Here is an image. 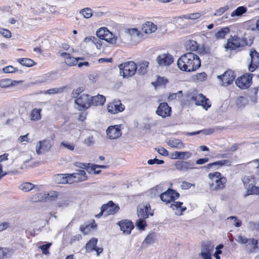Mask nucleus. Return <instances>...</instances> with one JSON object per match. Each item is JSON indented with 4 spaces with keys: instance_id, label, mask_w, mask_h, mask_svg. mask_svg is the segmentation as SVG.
Masks as SVG:
<instances>
[{
    "instance_id": "nucleus-1",
    "label": "nucleus",
    "mask_w": 259,
    "mask_h": 259,
    "mask_svg": "<svg viewBox=\"0 0 259 259\" xmlns=\"http://www.w3.org/2000/svg\"><path fill=\"white\" fill-rule=\"evenodd\" d=\"M179 68L184 71H195L201 66L198 56L193 53H187L181 56L177 61Z\"/></svg>"
},
{
    "instance_id": "nucleus-2",
    "label": "nucleus",
    "mask_w": 259,
    "mask_h": 259,
    "mask_svg": "<svg viewBox=\"0 0 259 259\" xmlns=\"http://www.w3.org/2000/svg\"><path fill=\"white\" fill-rule=\"evenodd\" d=\"M208 177L210 180L208 185L210 191L218 192L225 188L227 179L221 173L219 172L209 173Z\"/></svg>"
},
{
    "instance_id": "nucleus-3",
    "label": "nucleus",
    "mask_w": 259,
    "mask_h": 259,
    "mask_svg": "<svg viewBox=\"0 0 259 259\" xmlns=\"http://www.w3.org/2000/svg\"><path fill=\"white\" fill-rule=\"evenodd\" d=\"M120 74L124 78H128L135 74L138 67L133 61H130L119 65Z\"/></svg>"
},
{
    "instance_id": "nucleus-4",
    "label": "nucleus",
    "mask_w": 259,
    "mask_h": 259,
    "mask_svg": "<svg viewBox=\"0 0 259 259\" xmlns=\"http://www.w3.org/2000/svg\"><path fill=\"white\" fill-rule=\"evenodd\" d=\"M59 196V193L55 191L40 192L35 195L33 200L35 202L44 201L46 202L54 201Z\"/></svg>"
},
{
    "instance_id": "nucleus-5",
    "label": "nucleus",
    "mask_w": 259,
    "mask_h": 259,
    "mask_svg": "<svg viewBox=\"0 0 259 259\" xmlns=\"http://www.w3.org/2000/svg\"><path fill=\"white\" fill-rule=\"evenodd\" d=\"M75 103L78 105L79 110H85L91 105L90 96L87 94H81L75 100Z\"/></svg>"
},
{
    "instance_id": "nucleus-6",
    "label": "nucleus",
    "mask_w": 259,
    "mask_h": 259,
    "mask_svg": "<svg viewBox=\"0 0 259 259\" xmlns=\"http://www.w3.org/2000/svg\"><path fill=\"white\" fill-rule=\"evenodd\" d=\"M214 244L212 241H206L202 243L201 255L203 259H211V254L213 251Z\"/></svg>"
},
{
    "instance_id": "nucleus-7",
    "label": "nucleus",
    "mask_w": 259,
    "mask_h": 259,
    "mask_svg": "<svg viewBox=\"0 0 259 259\" xmlns=\"http://www.w3.org/2000/svg\"><path fill=\"white\" fill-rule=\"evenodd\" d=\"M87 179L85 171L83 169H79L75 173L69 174V184L83 182Z\"/></svg>"
},
{
    "instance_id": "nucleus-8",
    "label": "nucleus",
    "mask_w": 259,
    "mask_h": 259,
    "mask_svg": "<svg viewBox=\"0 0 259 259\" xmlns=\"http://www.w3.org/2000/svg\"><path fill=\"white\" fill-rule=\"evenodd\" d=\"M106 133L107 137L109 139L115 140L119 138L122 135L120 125H114L109 126L106 130Z\"/></svg>"
},
{
    "instance_id": "nucleus-9",
    "label": "nucleus",
    "mask_w": 259,
    "mask_h": 259,
    "mask_svg": "<svg viewBox=\"0 0 259 259\" xmlns=\"http://www.w3.org/2000/svg\"><path fill=\"white\" fill-rule=\"evenodd\" d=\"M179 196V193L174 190L168 189L166 192L160 195V199L162 201L167 203L178 198Z\"/></svg>"
},
{
    "instance_id": "nucleus-10",
    "label": "nucleus",
    "mask_w": 259,
    "mask_h": 259,
    "mask_svg": "<svg viewBox=\"0 0 259 259\" xmlns=\"http://www.w3.org/2000/svg\"><path fill=\"white\" fill-rule=\"evenodd\" d=\"M119 209L112 201H110L107 204H104L101 208V213H104L105 216H107L115 213Z\"/></svg>"
},
{
    "instance_id": "nucleus-11",
    "label": "nucleus",
    "mask_w": 259,
    "mask_h": 259,
    "mask_svg": "<svg viewBox=\"0 0 259 259\" xmlns=\"http://www.w3.org/2000/svg\"><path fill=\"white\" fill-rule=\"evenodd\" d=\"M252 77L249 74H244L236 80V84L240 89H245L250 87Z\"/></svg>"
},
{
    "instance_id": "nucleus-12",
    "label": "nucleus",
    "mask_w": 259,
    "mask_h": 259,
    "mask_svg": "<svg viewBox=\"0 0 259 259\" xmlns=\"http://www.w3.org/2000/svg\"><path fill=\"white\" fill-rule=\"evenodd\" d=\"M244 41L241 38L235 36L228 39L226 48L231 50H235L244 46Z\"/></svg>"
},
{
    "instance_id": "nucleus-13",
    "label": "nucleus",
    "mask_w": 259,
    "mask_h": 259,
    "mask_svg": "<svg viewBox=\"0 0 259 259\" xmlns=\"http://www.w3.org/2000/svg\"><path fill=\"white\" fill-rule=\"evenodd\" d=\"M192 100L195 102L196 105L202 106L204 109L207 110L211 106L208 102V99H206L202 94H199L195 95L192 97Z\"/></svg>"
},
{
    "instance_id": "nucleus-14",
    "label": "nucleus",
    "mask_w": 259,
    "mask_h": 259,
    "mask_svg": "<svg viewBox=\"0 0 259 259\" xmlns=\"http://www.w3.org/2000/svg\"><path fill=\"white\" fill-rule=\"evenodd\" d=\"M150 211L151 207L149 204L139 205L137 208V215L139 218L147 219L149 215H153Z\"/></svg>"
},
{
    "instance_id": "nucleus-15",
    "label": "nucleus",
    "mask_w": 259,
    "mask_h": 259,
    "mask_svg": "<svg viewBox=\"0 0 259 259\" xmlns=\"http://www.w3.org/2000/svg\"><path fill=\"white\" fill-rule=\"evenodd\" d=\"M249 55L251 58L250 64L249 66V70L254 71L256 68L259 67V53L255 50H251Z\"/></svg>"
},
{
    "instance_id": "nucleus-16",
    "label": "nucleus",
    "mask_w": 259,
    "mask_h": 259,
    "mask_svg": "<svg viewBox=\"0 0 259 259\" xmlns=\"http://www.w3.org/2000/svg\"><path fill=\"white\" fill-rule=\"evenodd\" d=\"M222 81L223 85H227L233 82L235 79L234 72L231 70L226 71L223 74L218 76Z\"/></svg>"
},
{
    "instance_id": "nucleus-17",
    "label": "nucleus",
    "mask_w": 259,
    "mask_h": 259,
    "mask_svg": "<svg viewBox=\"0 0 259 259\" xmlns=\"http://www.w3.org/2000/svg\"><path fill=\"white\" fill-rule=\"evenodd\" d=\"M51 148L50 142L49 140L40 141L36 145V153L37 155H40L42 153L48 152Z\"/></svg>"
},
{
    "instance_id": "nucleus-18",
    "label": "nucleus",
    "mask_w": 259,
    "mask_h": 259,
    "mask_svg": "<svg viewBox=\"0 0 259 259\" xmlns=\"http://www.w3.org/2000/svg\"><path fill=\"white\" fill-rule=\"evenodd\" d=\"M124 109V106L120 101H114L109 103L107 106L108 111L111 114H117Z\"/></svg>"
},
{
    "instance_id": "nucleus-19",
    "label": "nucleus",
    "mask_w": 259,
    "mask_h": 259,
    "mask_svg": "<svg viewBox=\"0 0 259 259\" xmlns=\"http://www.w3.org/2000/svg\"><path fill=\"white\" fill-rule=\"evenodd\" d=\"M156 61L160 66H168L173 62L174 59L169 54H162L157 57Z\"/></svg>"
},
{
    "instance_id": "nucleus-20",
    "label": "nucleus",
    "mask_w": 259,
    "mask_h": 259,
    "mask_svg": "<svg viewBox=\"0 0 259 259\" xmlns=\"http://www.w3.org/2000/svg\"><path fill=\"white\" fill-rule=\"evenodd\" d=\"M60 55L64 59V62L68 66H73L77 64L78 60H82V58H74L66 52H59Z\"/></svg>"
},
{
    "instance_id": "nucleus-21",
    "label": "nucleus",
    "mask_w": 259,
    "mask_h": 259,
    "mask_svg": "<svg viewBox=\"0 0 259 259\" xmlns=\"http://www.w3.org/2000/svg\"><path fill=\"white\" fill-rule=\"evenodd\" d=\"M171 108L166 103H161L156 110V113L163 118L170 116Z\"/></svg>"
},
{
    "instance_id": "nucleus-22",
    "label": "nucleus",
    "mask_w": 259,
    "mask_h": 259,
    "mask_svg": "<svg viewBox=\"0 0 259 259\" xmlns=\"http://www.w3.org/2000/svg\"><path fill=\"white\" fill-rule=\"evenodd\" d=\"M193 165V162L186 161H178L174 164L175 168L179 171H186L192 169Z\"/></svg>"
},
{
    "instance_id": "nucleus-23",
    "label": "nucleus",
    "mask_w": 259,
    "mask_h": 259,
    "mask_svg": "<svg viewBox=\"0 0 259 259\" xmlns=\"http://www.w3.org/2000/svg\"><path fill=\"white\" fill-rule=\"evenodd\" d=\"M258 241L257 240L251 238L249 239L246 243L245 249L249 253H256L258 251V247L257 245Z\"/></svg>"
},
{
    "instance_id": "nucleus-24",
    "label": "nucleus",
    "mask_w": 259,
    "mask_h": 259,
    "mask_svg": "<svg viewBox=\"0 0 259 259\" xmlns=\"http://www.w3.org/2000/svg\"><path fill=\"white\" fill-rule=\"evenodd\" d=\"M183 204L182 202L179 201H174L171 204L170 208L176 215H181L183 214V212L186 210V207L183 206Z\"/></svg>"
},
{
    "instance_id": "nucleus-25",
    "label": "nucleus",
    "mask_w": 259,
    "mask_h": 259,
    "mask_svg": "<svg viewBox=\"0 0 259 259\" xmlns=\"http://www.w3.org/2000/svg\"><path fill=\"white\" fill-rule=\"evenodd\" d=\"M166 143L170 147L178 149H182L184 147L182 141L178 139L172 138L166 141Z\"/></svg>"
},
{
    "instance_id": "nucleus-26",
    "label": "nucleus",
    "mask_w": 259,
    "mask_h": 259,
    "mask_svg": "<svg viewBox=\"0 0 259 259\" xmlns=\"http://www.w3.org/2000/svg\"><path fill=\"white\" fill-rule=\"evenodd\" d=\"M53 180L57 184H69V174L56 175Z\"/></svg>"
},
{
    "instance_id": "nucleus-27",
    "label": "nucleus",
    "mask_w": 259,
    "mask_h": 259,
    "mask_svg": "<svg viewBox=\"0 0 259 259\" xmlns=\"http://www.w3.org/2000/svg\"><path fill=\"white\" fill-rule=\"evenodd\" d=\"M22 82V81L13 80L8 78L2 79L0 80V88L6 89L10 87L15 86Z\"/></svg>"
},
{
    "instance_id": "nucleus-28",
    "label": "nucleus",
    "mask_w": 259,
    "mask_h": 259,
    "mask_svg": "<svg viewBox=\"0 0 259 259\" xmlns=\"http://www.w3.org/2000/svg\"><path fill=\"white\" fill-rule=\"evenodd\" d=\"M242 181L244 184L245 188H248L252 185H255L256 180L255 178L250 175H247L243 176L242 178Z\"/></svg>"
},
{
    "instance_id": "nucleus-29",
    "label": "nucleus",
    "mask_w": 259,
    "mask_h": 259,
    "mask_svg": "<svg viewBox=\"0 0 259 259\" xmlns=\"http://www.w3.org/2000/svg\"><path fill=\"white\" fill-rule=\"evenodd\" d=\"M119 225L121 230L126 234H130L131 230L134 227L132 223L127 221L119 222Z\"/></svg>"
},
{
    "instance_id": "nucleus-30",
    "label": "nucleus",
    "mask_w": 259,
    "mask_h": 259,
    "mask_svg": "<svg viewBox=\"0 0 259 259\" xmlns=\"http://www.w3.org/2000/svg\"><path fill=\"white\" fill-rule=\"evenodd\" d=\"M156 30V25L151 22H147L142 26V30L147 34L154 32Z\"/></svg>"
},
{
    "instance_id": "nucleus-31",
    "label": "nucleus",
    "mask_w": 259,
    "mask_h": 259,
    "mask_svg": "<svg viewBox=\"0 0 259 259\" xmlns=\"http://www.w3.org/2000/svg\"><path fill=\"white\" fill-rule=\"evenodd\" d=\"M91 105L98 106L103 105L105 102L106 99L103 95H98L91 98Z\"/></svg>"
},
{
    "instance_id": "nucleus-32",
    "label": "nucleus",
    "mask_w": 259,
    "mask_h": 259,
    "mask_svg": "<svg viewBox=\"0 0 259 259\" xmlns=\"http://www.w3.org/2000/svg\"><path fill=\"white\" fill-rule=\"evenodd\" d=\"M41 109L34 108L30 112V118L31 121H37L41 119Z\"/></svg>"
},
{
    "instance_id": "nucleus-33",
    "label": "nucleus",
    "mask_w": 259,
    "mask_h": 259,
    "mask_svg": "<svg viewBox=\"0 0 259 259\" xmlns=\"http://www.w3.org/2000/svg\"><path fill=\"white\" fill-rule=\"evenodd\" d=\"M98 242V239L96 238H92L86 244L85 249L87 252H91L94 250L96 247V245Z\"/></svg>"
},
{
    "instance_id": "nucleus-34",
    "label": "nucleus",
    "mask_w": 259,
    "mask_h": 259,
    "mask_svg": "<svg viewBox=\"0 0 259 259\" xmlns=\"http://www.w3.org/2000/svg\"><path fill=\"white\" fill-rule=\"evenodd\" d=\"M231 164V161L229 160H221L214 162L209 163L207 165V167L209 168L212 166H218L221 167L222 166L226 165L229 166Z\"/></svg>"
},
{
    "instance_id": "nucleus-35",
    "label": "nucleus",
    "mask_w": 259,
    "mask_h": 259,
    "mask_svg": "<svg viewBox=\"0 0 259 259\" xmlns=\"http://www.w3.org/2000/svg\"><path fill=\"white\" fill-rule=\"evenodd\" d=\"M149 63L147 61H143L138 65V72L139 74L144 75L147 72Z\"/></svg>"
},
{
    "instance_id": "nucleus-36",
    "label": "nucleus",
    "mask_w": 259,
    "mask_h": 259,
    "mask_svg": "<svg viewBox=\"0 0 259 259\" xmlns=\"http://www.w3.org/2000/svg\"><path fill=\"white\" fill-rule=\"evenodd\" d=\"M247 11L245 7L240 6L238 7L236 10L233 11L231 14V17H234L235 16L240 17L245 13Z\"/></svg>"
},
{
    "instance_id": "nucleus-37",
    "label": "nucleus",
    "mask_w": 259,
    "mask_h": 259,
    "mask_svg": "<svg viewBox=\"0 0 259 259\" xmlns=\"http://www.w3.org/2000/svg\"><path fill=\"white\" fill-rule=\"evenodd\" d=\"M103 40H106L110 44H115L117 41V37L115 36L110 31L106 34V36L104 37Z\"/></svg>"
},
{
    "instance_id": "nucleus-38",
    "label": "nucleus",
    "mask_w": 259,
    "mask_h": 259,
    "mask_svg": "<svg viewBox=\"0 0 259 259\" xmlns=\"http://www.w3.org/2000/svg\"><path fill=\"white\" fill-rule=\"evenodd\" d=\"M64 89L65 87L54 88L48 90L47 91L44 92L43 93L46 95H54L57 94H60L64 92ZM41 93H42V92H41Z\"/></svg>"
},
{
    "instance_id": "nucleus-39",
    "label": "nucleus",
    "mask_w": 259,
    "mask_h": 259,
    "mask_svg": "<svg viewBox=\"0 0 259 259\" xmlns=\"http://www.w3.org/2000/svg\"><path fill=\"white\" fill-rule=\"evenodd\" d=\"M187 50L195 51L198 49V44L194 40H189L186 45Z\"/></svg>"
},
{
    "instance_id": "nucleus-40",
    "label": "nucleus",
    "mask_w": 259,
    "mask_h": 259,
    "mask_svg": "<svg viewBox=\"0 0 259 259\" xmlns=\"http://www.w3.org/2000/svg\"><path fill=\"white\" fill-rule=\"evenodd\" d=\"M255 185H252L246 189V195H258L259 194V187H256Z\"/></svg>"
},
{
    "instance_id": "nucleus-41",
    "label": "nucleus",
    "mask_w": 259,
    "mask_h": 259,
    "mask_svg": "<svg viewBox=\"0 0 259 259\" xmlns=\"http://www.w3.org/2000/svg\"><path fill=\"white\" fill-rule=\"evenodd\" d=\"M96 227L97 225L95 223V222L94 221V222L91 224L88 225L85 227H81L80 228V230L84 234H87L90 231L96 228Z\"/></svg>"
},
{
    "instance_id": "nucleus-42",
    "label": "nucleus",
    "mask_w": 259,
    "mask_h": 259,
    "mask_svg": "<svg viewBox=\"0 0 259 259\" xmlns=\"http://www.w3.org/2000/svg\"><path fill=\"white\" fill-rule=\"evenodd\" d=\"M229 31L230 30L228 27L222 28L215 34V37L217 39L223 38L229 32Z\"/></svg>"
},
{
    "instance_id": "nucleus-43",
    "label": "nucleus",
    "mask_w": 259,
    "mask_h": 259,
    "mask_svg": "<svg viewBox=\"0 0 259 259\" xmlns=\"http://www.w3.org/2000/svg\"><path fill=\"white\" fill-rule=\"evenodd\" d=\"M18 62L22 65L26 67H31L34 65V62L28 58H22L18 60Z\"/></svg>"
},
{
    "instance_id": "nucleus-44",
    "label": "nucleus",
    "mask_w": 259,
    "mask_h": 259,
    "mask_svg": "<svg viewBox=\"0 0 259 259\" xmlns=\"http://www.w3.org/2000/svg\"><path fill=\"white\" fill-rule=\"evenodd\" d=\"M79 13L83 15L84 18L87 19L91 18L93 15L92 10L89 8L82 9L80 11Z\"/></svg>"
},
{
    "instance_id": "nucleus-45",
    "label": "nucleus",
    "mask_w": 259,
    "mask_h": 259,
    "mask_svg": "<svg viewBox=\"0 0 259 259\" xmlns=\"http://www.w3.org/2000/svg\"><path fill=\"white\" fill-rule=\"evenodd\" d=\"M109 30L106 27H102L96 32V35L100 39H103Z\"/></svg>"
},
{
    "instance_id": "nucleus-46",
    "label": "nucleus",
    "mask_w": 259,
    "mask_h": 259,
    "mask_svg": "<svg viewBox=\"0 0 259 259\" xmlns=\"http://www.w3.org/2000/svg\"><path fill=\"white\" fill-rule=\"evenodd\" d=\"M33 187V184L30 183H25L20 186V189L25 192L30 191Z\"/></svg>"
},
{
    "instance_id": "nucleus-47",
    "label": "nucleus",
    "mask_w": 259,
    "mask_h": 259,
    "mask_svg": "<svg viewBox=\"0 0 259 259\" xmlns=\"http://www.w3.org/2000/svg\"><path fill=\"white\" fill-rule=\"evenodd\" d=\"M126 32L132 37H138L140 32L137 28H130L127 29Z\"/></svg>"
},
{
    "instance_id": "nucleus-48",
    "label": "nucleus",
    "mask_w": 259,
    "mask_h": 259,
    "mask_svg": "<svg viewBox=\"0 0 259 259\" xmlns=\"http://www.w3.org/2000/svg\"><path fill=\"white\" fill-rule=\"evenodd\" d=\"M201 16L200 13H195L189 14L184 16V18L186 19L196 20L199 18Z\"/></svg>"
},
{
    "instance_id": "nucleus-49",
    "label": "nucleus",
    "mask_w": 259,
    "mask_h": 259,
    "mask_svg": "<svg viewBox=\"0 0 259 259\" xmlns=\"http://www.w3.org/2000/svg\"><path fill=\"white\" fill-rule=\"evenodd\" d=\"M180 159L186 160L191 157L192 154L189 151H180Z\"/></svg>"
},
{
    "instance_id": "nucleus-50",
    "label": "nucleus",
    "mask_w": 259,
    "mask_h": 259,
    "mask_svg": "<svg viewBox=\"0 0 259 259\" xmlns=\"http://www.w3.org/2000/svg\"><path fill=\"white\" fill-rule=\"evenodd\" d=\"M60 145L71 151H73L75 148V146L73 143H69L65 141H62Z\"/></svg>"
},
{
    "instance_id": "nucleus-51",
    "label": "nucleus",
    "mask_w": 259,
    "mask_h": 259,
    "mask_svg": "<svg viewBox=\"0 0 259 259\" xmlns=\"http://www.w3.org/2000/svg\"><path fill=\"white\" fill-rule=\"evenodd\" d=\"M229 9V7L228 6H225L224 7H222L220 8L219 9L215 11V12L214 13V16H220L222 15L223 13H224L225 12H226L227 10H228Z\"/></svg>"
},
{
    "instance_id": "nucleus-52",
    "label": "nucleus",
    "mask_w": 259,
    "mask_h": 259,
    "mask_svg": "<svg viewBox=\"0 0 259 259\" xmlns=\"http://www.w3.org/2000/svg\"><path fill=\"white\" fill-rule=\"evenodd\" d=\"M28 135L29 134H27L25 135L20 136L18 138V142L22 144L29 142L30 139L28 138Z\"/></svg>"
},
{
    "instance_id": "nucleus-53",
    "label": "nucleus",
    "mask_w": 259,
    "mask_h": 259,
    "mask_svg": "<svg viewBox=\"0 0 259 259\" xmlns=\"http://www.w3.org/2000/svg\"><path fill=\"white\" fill-rule=\"evenodd\" d=\"M154 240H155L154 235L153 234H149L148 235H147V236L146 237V238H145V239L144 241V243H146V244H151V243H152L153 242H154Z\"/></svg>"
},
{
    "instance_id": "nucleus-54",
    "label": "nucleus",
    "mask_w": 259,
    "mask_h": 259,
    "mask_svg": "<svg viewBox=\"0 0 259 259\" xmlns=\"http://www.w3.org/2000/svg\"><path fill=\"white\" fill-rule=\"evenodd\" d=\"M145 219L139 218L137 221L136 225L141 230H144L146 225V222L144 220Z\"/></svg>"
},
{
    "instance_id": "nucleus-55",
    "label": "nucleus",
    "mask_w": 259,
    "mask_h": 259,
    "mask_svg": "<svg viewBox=\"0 0 259 259\" xmlns=\"http://www.w3.org/2000/svg\"><path fill=\"white\" fill-rule=\"evenodd\" d=\"M181 98L183 96V92L182 91H179L177 93H171L168 97V100H172L176 98L177 96Z\"/></svg>"
},
{
    "instance_id": "nucleus-56",
    "label": "nucleus",
    "mask_w": 259,
    "mask_h": 259,
    "mask_svg": "<svg viewBox=\"0 0 259 259\" xmlns=\"http://www.w3.org/2000/svg\"><path fill=\"white\" fill-rule=\"evenodd\" d=\"M95 140L93 136H90L84 141V144L87 146H91L94 145Z\"/></svg>"
},
{
    "instance_id": "nucleus-57",
    "label": "nucleus",
    "mask_w": 259,
    "mask_h": 259,
    "mask_svg": "<svg viewBox=\"0 0 259 259\" xmlns=\"http://www.w3.org/2000/svg\"><path fill=\"white\" fill-rule=\"evenodd\" d=\"M207 78V75L205 72H201L196 75V78L198 81H204Z\"/></svg>"
},
{
    "instance_id": "nucleus-58",
    "label": "nucleus",
    "mask_w": 259,
    "mask_h": 259,
    "mask_svg": "<svg viewBox=\"0 0 259 259\" xmlns=\"http://www.w3.org/2000/svg\"><path fill=\"white\" fill-rule=\"evenodd\" d=\"M83 90L81 88H78L76 90H74L71 93V97L74 98H77L79 95L83 92Z\"/></svg>"
},
{
    "instance_id": "nucleus-59",
    "label": "nucleus",
    "mask_w": 259,
    "mask_h": 259,
    "mask_svg": "<svg viewBox=\"0 0 259 259\" xmlns=\"http://www.w3.org/2000/svg\"><path fill=\"white\" fill-rule=\"evenodd\" d=\"M51 245V243H47V244L41 245L39 246V248L41 249V250L42 251V253L45 254H48L49 253V252L48 251V249L50 248V247Z\"/></svg>"
},
{
    "instance_id": "nucleus-60",
    "label": "nucleus",
    "mask_w": 259,
    "mask_h": 259,
    "mask_svg": "<svg viewBox=\"0 0 259 259\" xmlns=\"http://www.w3.org/2000/svg\"><path fill=\"white\" fill-rule=\"evenodd\" d=\"M247 165H248L249 168H252L256 169V167L259 165V160H254L251 162H248L247 163Z\"/></svg>"
},
{
    "instance_id": "nucleus-61",
    "label": "nucleus",
    "mask_w": 259,
    "mask_h": 259,
    "mask_svg": "<svg viewBox=\"0 0 259 259\" xmlns=\"http://www.w3.org/2000/svg\"><path fill=\"white\" fill-rule=\"evenodd\" d=\"M167 82L168 79L164 77L158 76L156 80V83L159 85H165Z\"/></svg>"
},
{
    "instance_id": "nucleus-62",
    "label": "nucleus",
    "mask_w": 259,
    "mask_h": 259,
    "mask_svg": "<svg viewBox=\"0 0 259 259\" xmlns=\"http://www.w3.org/2000/svg\"><path fill=\"white\" fill-rule=\"evenodd\" d=\"M195 187V184H191L189 182L184 181L182 182L181 185V188L182 189L187 190L190 189L191 187Z\"/></svg>"
},
{
    "instance_id": "nucleus-63",
    "label": "nucleus",
    "mask_w": 259,
    "mask_h": 259,
    "mask_svg": "<svg viewBox=\"0 0 259 259\" xmlns=\"http://www.w3.org/2000/svg\"><path fill=\"white\" fill-rule=\"evenodd\" d=\"M248 227L251 230H258L259 229V224L253 222H249Z\"/></svg>"
},
{
    "instance_id": "nucleus-64",
    "label": "nucleus",
    "mask_w": 259,
    "mask_h": 259,
    "mask_svg": "<svg viewBox=\"0 0 259 259\" xmlns=\"http://www.w3.org/2000/svg\"><path fill=\"white\" fill-rule=\"evenodd\" d=\"M236 241L240 244H246L248 241V239L245 236L238 235L237 237Z\"/></svg>"
}]
</instances>
